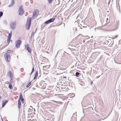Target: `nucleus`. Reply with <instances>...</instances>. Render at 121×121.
<instances>
[{
	"label": "nucleus",
	"instance_id": "obj_1",
	"mask_svg": "<svg viewBox=\"0 0 121 121\" xmlns=\"http://www.w3.org/2000/svg\"><path fill=\"white\" fill-rule=\"evenodd\" d=\"M31 21V17H29L27 20L26 25V28L27 30H29L30 26Z\"/></svg>",
	"mask_w": 121,
	"mask_h": 121
},
{
	"label": "nucleus",
	"instance_id": "obj_2",
	"mask_svg": "<svg viewBox=\"0 0 121 121\" xmlns=\"http://www.w3.org/2000/svg\"><path fill=\"white\" fill-rule=\"evenodd\" d=\"M4 57L5 58L7 61L9 62L11 59L10 54L8 53H5L4 55Z\"/></svg>",
	"mask_w": 121,
	"mask_h": 121
},
{
	"label": "nucleus",
	"instance_id": "obj_3",
	"mask_svg": "<svg viewBox=\"0 0 121 121\" xmlns=\"http://www.w3.org/2000/svg\"><path fill=\"white\" fill-rule=\"evenodd\" d=\"M16 25V22L15 21H13L10 23V26L11 29L13 30L15 29Z\"/></svg>",
	"mask_w": 121,
	"mask_h": 121
},
{
	"label": "nucleus",
	"instance_id": "obj_4",
	"mask_svg": "<svg viewBox=\"0 0 121 121\" xmlns=\"http://www.w3.org/2000/svg\"><path fill=\"white\" fill-rule=\"evenodd\" d=\"M22 43V41L19 40H17L16 42L15 46L17 48H19Z\"/></svg>",
	"mask_w": 121,
	"mask_h": 121
},
{
	"label": "nucleus",
	"instance_id": "obj_5",
	"mask_svg": "<svg viewBox=\"0 0 121 121\" xmlns=\"http://www.w3.org/2000/svg\"><path fill=\"white\" fill-rule=\"evenodd\" d=\"M39 13V11L38 10H35L33 12V16L32 17L33 19L35 17H37Z\"/></svg>",
	"mask_w": 121,
	"mask_h": 121
},
{
	"label": "nucleus",
	"instance_id": "obj_6",
	"mask_svg": "<svg viewBox=\"0 0 121 121\" xmlns=\"http://www.w3.org/2000/svg\"><path fill=\"white\" fill-rule=\"evenodd\" d=\"M22 5H21L19 7V15L20 16L22 15L24 13V11L23 9L22 8Z\"/></svg>",
	"mask_w": 121,
	"mask_h": 121
},
{
	"label": "nucleus",
	"instance_id": "obj_7",
	"mask_svg": "<svg viewBox=\"0 0 121 121\" xmlns=\"http://www.w3.org/2000/svg\"><path fill=\"white\" fill-rule=\"evenodd\" d=\"M12 35V33H9V36H8V39L7 40V43H8V44H9L10 42Z\"/></svg>",
	"mask_w": 121,
	"mask_h": 121
},
{
	"label": "nucleus",
	"instance_id": "obj_8",
	"mask_svg": "<svg viewBox=\"0 0 121 121\" xmlns=\"http://www.w3.org/2000/svg\"><path fill=\"white\" fill-rule=\"evenodd\" d=\"M26 48L29 52L30 53H31V50L30 48L29 47V45L28 44H27L26 45Z\"/></svg>",
	"mask_w": 121,
	"mask_h": 121
},
{
	"label": "nucleus",
	"instance_id": "obj_9",
	"mask_svg": "<svg viewBox=\"0 0 121 121\" xmlns=\"http://www.w3.org/2000/svg\"><path fill=\"white\" fill-rule=\"evenodd\" d=\"M8 74V75H9L10 77L9 78L10 79H12L13 78V75L11 71H9Z\"/></svg>",
	"mask_w": 121,
	"mask_h": 121
},
{
	"label": "nucleus",
	"instance_id": "obj_10",
	"mask_svg": "<svg viewBox=\"0 0 121 121\" xmlns=\"http://www.w3.org/2000/svg\"><path fill=\"white\" fill-rule=\"evenodd\" d=\"M8 101L7 100H4L3 101L2 103V107H4L7 103Z\"/></svg>",
	"mask_w": 121,
	"mask_h": 121
},
{
	"label": "nucleus",
	"instance_id": "obj_11",
	"mask_svg": "<svg viewBox=\"0 0 121 121\" xmlns=\"http://www.w3.org/2000/svg\"><path fill=\"white\" fill-rule=\"evenodd\" d=\"M20 99L22 101V103H24V99H23V98L22 95L21 93L20 94V97L19 98V100H20Z\"/></svg>",
	"mask_w": 121,
	"mask_h": 121
},
{
	"label": "nucleus",
	"instance_id": "obj_12",
	"mask_svg": "<svg viewBox=\"0 0 121 121\" xmlns=\"http://www.w3.org/2000/svg\"><path fill=\"white\" fill-rule=\"evenodd\" d=\"M38 74V71H37L35 72V77L34 78V79H35L37 78V77Z\"/></svg>",
	"mask_w": 121,
	"mask_h": 121
},
{
	"label": "nucleus",
	"instance_id": "obj_13",
	"mask_svg": "<svg viewBox=\"0 0 121 121\" xmlns=\"http://www.w3.org/2000/svg\"><path fill=\"white\" fill-rule=\"evenodd\" d=\"M55 19V18L53 17V18H52L51 19H49V20L50 23H51V22H53L54 21Z\"/></svg>",
	"mask_w": 121,
	"mask_h": 121
},
{
	"label": "nucleus",
	"instance_id": "obj_14",
	"mask_svg": "<svg viewBox=\"0 0 121 121\" xmlns=\"http://www.w3.org/2000/svg\"><path fill=\"white\" fill-rule=\"evenodd\" d=\"M9 88L12 89H13V87H12V85L11 84V83H10L9 84Z\"/></svg>",
	"mask_w": 121,
	"mask_h": 121
},
{
	"label": "nucleus",
	"instance_id": "obj_15",
	"mask_svg": "<svg viewBox=\"0 0 121 121\" xmlns=\"http://www.w3.org/2000/svg\"><path fill=\"white\" fill-rule=\"evenodd\" d=\"M50 23V22L49 20L45 22H44V23L45 24H48Z\"/></svg>",
	"mask_w": 121,
	"mask_h": 121
},
{
	"label": "nucleus",
	"instance_id": "obj_16",
	"mask_svg": "<svg viewBox=\"0 0 121 121\" xmlns=\"http://www.w3.org/2000/svg\"><path fill=\"white\" fill-rule=\"evenodd\" d=\"M50 23V22L49 20L45 22H44V23L45 24H48Z\"/></svg>",
	"mask_w": 121,
	"mask_h": 121
},
{
	"label": "nucleus",
	"instance_id": "obj_17",
	"mask_svg": "<svg viewBox=\"0 0 121 121\" xmlns=\"http://www.w3.org/2000/svg\"><path fill=\"white\" fill-rule=\"evenodd\" d=\"M31 84V82H30L28 84H27L26 85V87H28Z\"/></svg>",
	"mask_w": 121,
	"mask_h": 121
},
{
	"label": "nucleus",
	"instance_id": "obj_18",
	"mask_svg": "<svg viewBox=\"0 0 121 121\" xmlns=\"http://www.w3.org/2000/svg\"><path fill=\"white\" fill-rule=\"evenodd\" d=\"M80 74L79 73L77 72L76 73L75 76L77 77H78V76L79 75V74Z\"/></svg>",
	"mask_w": 121,
	"mask_h": 121
},
{
	"label": "nucleus",
	"instance_id": "obj_19",
	"mask_svg": "<svg viewBox=\"0 0 121 121\" xmlns=\"http://www.w3.org/2000/svg\"><path fill=\"white\" fill-rule=\"evenodd\" d=\"M11 52H12L13 51L11 50H8L7 51V52H6V53H8L9 54V53H10Z\"/></svg>",
	"mask_w": 121,
	"mask_h": 121
},
{
	"label": "nucleus",
	"instance_id": "obj_20",
	"mask_svg": "<svg viewBox=\"0 0 121 121\" xmlns=\"http://www.w3.org/2000/svg\"><path fill=\"white\" fill-rule=\"evenodd\" d=\"M34 67H33L31 72V74L34 71Z\"/></svg>",
	"mask_w": 121,
	"mask_h": 121
},
{
	"label": "nucleus",
	"instance_id": "obj_21",
	"mask_svg": "<svg viewBox=\"0 0 121 121\" xmlns=\"http://www.w3.org/2000/svg\"><path fill=\"white\" fill-rule=\"evenodd\" d=\"M3 14V13L1 11L0 12V17L2 16Z\"/></svg>",
	"mask_w": 121,
	"mask_h": 121
},
{
	"label": "nucleus",
	"instance_id": "obj_22",
	"mask_svg": "<svg viewBox=\"0 0 121 121\" xmlns=\"http://www.w3.org/2000/svg\"><path fill=\"white\" fill-rule=\"evenodd\" d=\"M21 102L19 100H18V106H21Z\"/></svg>",
	"mask_w": 121,
	"mask_h": 121
},
{
	"label": "nucleus",
	"instance_id": "obj_23",
	"mask_svg": "<svg viewBox=\"0 0 121 121\" xmlns=\"http://www.w3.org/2000/svg\"><path fill=\"white\" fill-rule=\"evenodd\" d=\"M14 3L11 2V4L9 5V7L12 6L14 4Z\"/></svg>",
	"mask_w": 121,
	"mask_h": 121
},
{
	"label": "nucleus",
	"instance_id": "obj_24",
	"mask_svg": "<svg viewBox=\"0 0 121 121\" xmlns=\"http://www.w3.org/2000/svg\"><path fill=\"white\" fill-rule=\"evenodd\" d=\"M3 23L5 25H6L7 24V22L5 20H4L3 21Z\"/></svg>",
	"mask_w": 121,
	"mask_h": 121
},
{
	"label": "nucleus",
	"instance_id": "obj_25",
	"mask_svg": "<svg viewBox=\"0 0 121 121\" xmlns=\"http://www.w3.org/2000/svg\"><path fill=\"white\" fill-rule=\"evenodd\" d=\"M49 3H51L52 2V0H48Z\"/></svg>",
	"mask_w": 121,
	"mask_h": 121
},
{
	"label": "nucleus",
	"instance_id": "obj_26",
	"mask_svg": "<svg viewBox=\"0 0 121 121\" xmlns=\"http://www.w3.org/2000/svg\"><path fill=\"white\" fill-rule=\"evenodd\" d=\"M57 104H62L63 103L62 102L60 101H58L57 102Z\"/></svg>",
	"mask_w": 121,
	"mask_h": 121
},
{
	"label": "nucleus",
	"instance_id": "obj_27",
	"mask_svg": "<svg viewBox=\"0 0 121 121\" xmlns=\"http://www.w3.org/2000/svg\"><path fill=\"white\" fill-rule=\"evenodd\" d=\"M10 79L11 80L10 81V83H12L13 81V80L12 79Z\"/></svg>",
	"mask_w": 121,
	"mask_h": 121
},
{
	"label": "nucleus",
	"instance_id": "obj_28",
	"mask_svg": "<svg viewBox=\"0 0 121 121\" xmlns=\"http://www.w3.org/2000/svg\"><path fill=\"white\" fill-rule=\"evenodd\" d=\"M31 111V110L29 108L28 109V112H30Z\"/></svg>",
	"mask_w": 121,
	"mask_h": 121
},
{
	"label": "nucleus",
	"instance_id": "obj_29",
	"mask_svg": "<svg viewBox=\"0 0 121 121\" xmlns=\"http://www.w3.org/2000/svg\"><path fill=\"white\" fill-rule=\"evenodd\" d=\"M58 101H55L54 100H52V102H55L56 103H57V102H58Z\"/></svg>",
	"mask_w": 121,
	"mask_h": 121
},
{
	"label": "nucleus",
	"instance_id": "obj_30",
	"mask_svg": "<svg viewBox=\"0 0 121 121\" xmlns=\"http://www.w3.org/2000/svg\"><path fill=\"white\" fill-rule=\"evenodd\" d=\"M73 30H75L77 31V29L76 28H73Z\"/></svg>",
	"mask_w": 121,
	"mask_h": 121
},
{
	"label": "nucleus",
	"instance_id": "obj_31",
	"mask_svg": "<svg viewBox=\"0 0 121 121\" xmlns=\"http://www.w3.org/2000/svg\"><path fill=\"white\" fill-rule=\"evenodd\" d=\"M47 66H43V68H45Z\"/></svg>",
	"mask_w": 121,
	"mask_h": 121
},
{
	"label": "nucleus",
	"instance_id": "obj_32",
	"mask_svg": "<svg viewBox=\"0 0 121 121\" xmlns=\"http://www.w3.org/2000/svg\"><path fill=\"white\" fill-rule=\"evenodd\" d=\"M12 2L14 3V0H11Z\"/></svg>",
	"mask_w": 121,
	"mask_h": 121
},
{
	"label": "nucleus",
	"instance_id": "obj_33",
	"mask_svg": "<svg viewBox=\"0 0 121 121\" xmlns=\"http://www.w3.org/2000/svg\"><path fill=\"white\" fill-rule=\"evenodd\" d=\"M21 106H18L19 108L20 109L21 108Z\"/></svg>",
	"mask_w": 121,
	"mask_h": 121
},
{
	"label": "nucleus",
	"instance_id": "obj_34",
	"mask_svg": "<svg viewBox=\"0 0 121 121\" xmlns=\"http://www.w3.org/2000/svg\"><path fill=\"white\" fill-rule=\"evenodd\" d=\"M34 34V32H33L32 34V35H31V37L32 36V35H33V34Z\"/></svg>",
	"mask_w": 121,
	"mask_h": 121
},
{
	"label": "nucleus",
	"instance_id": "obj_35",
	"mask_svg": "<svg viewBox=\"0 0 121 121\" xmlns=\"http://www.w3.org/2000/svg\"><path fill=\"white\" fill-rule=\"evenodd\" d=\"M100 76H97V77H96V78H99V77H100Z\"/></svg>",
	"mask_w": 121,
	"mask_h": 121
},
{
	"label": "nucleus",
	"instance_id": "obj_36",
	"mask_svg": "<svg viewBox=\"0 0 121 121\" xmlns=\"http://www.w3.org/2000/svg\"><path fill=\"white\" fill-rule=\"evenodd\" d=\"M119 24V21L117 23V24L118 25Z\"/></svg>",
	"mask_w": 121,
	"mask_h": 121
},
{
	"label": "nucleus",
	"instance_id": "obj_37",
	"mask_svg": "<svg viewBox=\"0 0 121 121\" xmlns=\"http://www.w3.org/2000/svg\"><path fill=\"white\" fill-rule=\"evenodd\" d=\"M108 18H107V19H106V21L107 22V21H108Z\"/></svg>",
	"mask_w": 121,
	"mask_h": 121
},
{
	"label": "nucleus",
	"instance_id": "obj_38",
	"mask_svg": "<svg viewBox=\"0 0 121 121\" xmlns=\"http://www.w3.org/2000/svg\"><path fill=\"white\" fill-rule=\"evenodd\" d=\"M30 107L32 108L33 109L32 107V106H30Z\"/></svg>",
	"mask_w": 121,
	"mask_h": 121
},
{
	"label": "nucleus",
	"instance_id": "obj_39",
	"mask_svg": "<svg viewBox=\"0 0 121 121\" xmlns=\"http://www.w3.org/2000/svg\"><path fill=\"white\" fill-rule=\"evenodd\" d=\"M118 37V36L117 35L116 37L114 38H117V37Z\"/></svg>",
	"mask_w": 121,
	"mask_h": 121
},
{
	"label": "nucleus",
	"instance_id": "obj_40",
	"mask_svg": "<svg viewBox=\"0 0 121 121\" xmlns=\"http://www.w3.org/2000/svg\"><path fill=\"white\" fill-rule=\"evenodd\" d=\"M10 33H12V31H11L10 32Z\"/></svg>",
	"mask_w": 121,
	"mask_h": 121
},
{
	"label": "nucleus",
	"instance_id": "obj_41",
	"mask_svg": "<svg viewBox=\"0 0 121 121\" xmlns=\"http://www.w3.org/2000/svg\"><path fill=\"white\" fill-rule=\"evenodd\" d=\"M93 36H92L91 37V38H93Z\"/></svg>",
	"mask_w": 121,
	"mask_h": 121
},
{
	"label": "nucleus",
	"instance_id": "obj_42",
	"mask_svg": "<svg viewBox=\"0 0 121 121\" xmlns=\"http://www.w3.org/2000/svg\"><path fill=\"white\" fill-rule=\"evenodd\" d=\"M87 37H88V38H90V37H88V36H87Z\"/></svg>",
	"mask_w": 121,
	"mask_h": 121
},
{
	"label": "nucleus",
	"instance_id": "obj_43",
	"mask_svg": "<svg viewBox=\"0 0 121 121\" xmlns=\"http://www.w3.org/2000/svg\"><path fill=\"white\" fill-rule=\"evenodd\" d=\"M68 48L69 49H70V48Z\"/></svg>",
	"mask_w": 121,
	"mask_h": 121
},
{
	"label": "nucleus",
	"instance_id": "obj_44",
	"mask_svg": "<svg viewBox=\"0 0 121 121\" xmlns=\"http://www.w3.org/2000/svg\"><path fill=\"white\" fill-rule=\"evenodd\" d=\"M64 52L66 53V52Z\"/></svg>",
	"mask_w": 121,
	"mask_h": 121
},
{
	"label": "nucleus",
	"instance_id": "obj_45",
	"mask_svg": "<svg viewBox=\"0 0 121 121\" xmlns=\"http://www.w3.org/2000/svg\"><path fill=\"white\" fill-rule=\"evenodd\" d=\"M108 12H109V11H108Z\"/></svg>",
	"mask_w": 121,
	"mask_h": 121
}]
</instances>
